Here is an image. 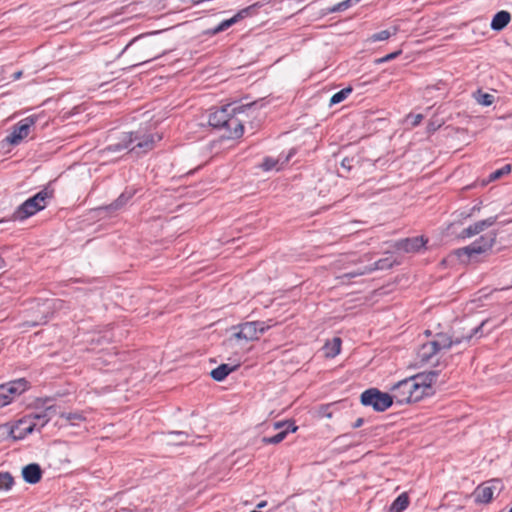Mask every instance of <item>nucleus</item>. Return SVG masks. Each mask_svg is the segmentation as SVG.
Here are the masks:
<instances>
[{
  "label": "nucleus",
  "mask_w": 512,
  "mask_h": 512,
  "mask_svg": "<svg viewBox=\"0 0 512 512\" xmlns=\"http://www.w3.org/2000/svg\"><path fill=\"white\" fill-rule=\"evenodd\" d=\"M251 107L250 105H238L235 103L227 104L212 111L209 114V124L216 128H224L230 114H242Z\"/></svg>",
  "instance_id": "obj_8"
},
{
  "label": "nucleus",
  "mask_w": 512,
  "mask_h": 512,
  "mask_svg": "<svg viewBox=\"0 0 512 512\" xmlns=\"http://www.w3.org/2000/svg\"><path fill=\"white\" fill-rule=\"evenodd\" d=\"M361 403L365 406H372L376 411L383 412L392 405L393 397L376 388H371L361 394Z\"/></svg>",
  "instance_id": "obj_7"
},
{
  "label": "nucleus",
  "mask_w": 512,
  "mask_h": 512,
  "mask_svg": "<svg viewBox=\"0 0 512 512\" xmlns=\"http://www.w3.org/2000/svg\"><path fill=\"white\" fill-rule=\"evenodd\" d=\"M479 328H480V327L473 329V330H472V333H470V335H468L465 339H466V340H470V339L472 338L473 334H475V333H477V332H478Z\"/></svg>",
  "instance_id": "obj_42"
},
{
  "label": "nucleus",
  "mask_w": 512,
  "mask_h": 512,
  "mask_svg": "<svg viewBox=\"0 0 512 512\" xmlns=\"http://www.w3.org/2000/svg\"><path fill=\"white\" fill-rule=\"evenodd\" d=\"M278 161L279 160H275V159H272V158H266L263 163H262V168L266 171L268 170H272L274 168L278 169L277 168V164H278Z\"/></svg>",
  "instance_id": "obj_35"
},
{
  "label": "nucleus",
  "mask_w": 512,
  "mask_h": 512,
  "mask_svg": "<svg viewBox=\"0 0 512 512\" xmlns=\"http://www.w3.org/2000/svg\"><path fill=\"white\" fill-rule=\"evenodd\" d=\"M24 480L30 484H36L41 480L42 470L36 463L29 464L22 469Z\"/></svg>",
  "instance_id": "obj_18"
},
{
  "label": "nucleus",
  "mask_w": 512,
  "mask_h": 512,
  "mask_svg": "<svg viewBox=\"0 0 512 512\" xmlns=\"http://www.w3.org/2000/svg\"><path fill=\"white\" fill-rule=\"evenodd\" d=\"M363 424V419L362 418H358L355 423L353 424V428H358L360 427L361 425Z\"/></svg>",
  "instance_id": "obj_41"
},
{
  "label": "nucleus",
  "mask_w": 512,
  "mask_h": 512,
  "mask_svg": "<svg viewBox=\"0 0 512 512\" xmlns=\"http://www.w3.org/2000/svg\"><path fill=\"white\" fill-rule=\"evenodd\" d=\"M60 416L73 425L85 420V416L80 412H62Z\"/></svg>",
  "instance_id": "obj_27"
},
{
  "label": "nucleus",
  "mask_w": 512,
  "mask_h": 512,
  "mask_svg": "<svg viewBox=\"0 0 512 512\" xmlns=\"http://www.w3.org/2000/svg\"><path fill=\"white\" fill-rule=\"evenodd\" d=\"M36 121V116H28L19 121L12 128L11 133L7 136V142L12 145H18L23 139H25L29 135L30 129L32 126L35 125Z\"/></svg>",
  "instance_id": "obj_11"
},
{
  "label": "nucleus",
  "mask_w": 512,
  "mask_h": 512,
  "mask_svg": "<svg viewBox=\"0 0 512 512\" xmlns=\"http://www.w3.org/2000/svg\"><path fill=\"white\" fill-rule=\"evenodd\" d=\"M288 160H289V156H287V157L285 158V160H284V162H283V163L288 162Z\"/></svg>",
  "instance_id": "obj_51"
},
{
  "label": "nucleus",
  "mask_w": 512,
  "mask_h": 512,
  "mask_svg": "<svg viewBox=\"0 0 512 512\" xmlns=\"http://www.w3.org/2000/svg\"><path fill=\"white\" fill-rule=\"evenodd\" d=\"M497 219H498V216H492L487 219L480 220V221L470 225L469 227L463 229L461 232V237L462 238H470L472 236H475V235L481 233L482 231H484L485 229L493 226L496 223Z\"/></svg>",
  "instance_id": "obj_15"
},
{
  "label": "nucleus",
  "mask_w": 512,
  "mask_h": 512,
  "mask_svg": "<svg viewBox=\"0 0 512 512\" xmlns=\"http://www.w3.org/2000/svg\"><path fill=\"white\" fill-rule=\"evenodd\" d=\"M360 0H354V3H358Z\"/></svg>",
  "instance_id": "obj_52"
},
{
  "label": "nucleus",
  "mask_w": 512,
  "mask_h": 512,
  "mask_svg": "<svg viewBox=\"0 0 512 512\" xmlns=\"http://www.w3.org/2000/svg\"><path fill=\"white\" fill-rule=\"evenodd\" d=\"M286 424H287V422H282V421H280V422H276V423L274 424V428H275V429H277V430H278V429H282V428H285V427H286Z\"/></svg>",
  "instance_id": "obj_40"
},
{
  "label": "nucleus",
  "mask_w": 512,
  "mask_h": 512,
  "mask_svg": "<svg viewBox=\"0 0 512 512\" xmlns=\"http://www.w3.org/2000/svg\"><path fill=\"white\" fill-rule=\"evenodd\" d=\"M359 261H363L362 259H359V260H351V263H357Z\"/></svg>",
  "instance_id": "obj_50"
},
{
  "label": "nucleus",
  "mask_w": 512,
  "mask_h": 512,
  "mask_svg": "<svg viewBox=\"0 0 512 512\" xmlns=\"http://www.w3.org/2000/svg\"><path fill=\"white\" fill-rule=\"evenodd\" d=\"M341 339L339 337L333 338L331 341L327 342L324 347V354L328 358H333L340 353L341 350Z\"/></svg>",
  "instance_id": "obj_21"
},
{
  "label": "nucleus",
  "mask_w": 512,
  "mask_h": 512,
  "mask_svg": "<svg viewBox=\"0 0 512 512\" xmlns=\"http://www.w3.org/2000/svg\"><path fill=\"white\" fill-rule=\"evenodd\" d=\"M398 29L393 27L392 30H383L370 36L371 42L384 41L389 39L392 35H396Z\"/></svg>",
  "instance_id": "obj_25"
},
{
  "label": "nucleus",
  "mask_w": 512,
  "mask_h": 512,
  "mask_svg": "<svg viewBox=\"0 0 512 512\" xmlns=\"http://www.w3.org/2000/svg\"><path fill=\"white\" fill-rule=\"evenodd\" d=\"M416 385L417 384H414L410 377L399 381L391 389L393 402L395 401L396 403L402 405L417 402L422 399L423 396L419 392V388H417Z\"/></svg>",
  "instance_id": "obj_6"
},
{
  "label": "nucleus",
  "mask_w": 512,
  "mask_h": 512,
  "mask_svg": "<svg viewBox=\"0 0 512 512\" xmlns=\"http://www.w3.org/2000/svg\"><path fill=\"white\" fill-rule=\"evenodd\" d=\"M258 6V3L253 4L249 7L241 9L238 13H236L232 18L222 21L218 26L213 29V34H217L225 31L232 25L236 24L240 20L252 15V12Z\"/></svg>",
  "instance_id": "obj_13"
},
{
  "label": "nucleus",
  "mask_w": 512,
  "mask_h": 512,
  "mask_svg": "<svg viewBox=\"0 0 512 512\" xmlns=\"http://www.w3.org/2000/svg\"><path fill=\"white\" fill-rule=\"evenodd\" d=\"M408 119H411V124L413 127H415L421 123V121L423 120V115L422 114L409 115Z\"/></svg>",
  "instance_id": "obj_37"
},
{
  "label": "nucleus",
  "mask_w": 512,
  "mask_h": 512,
  "mask_svg": "<svg viewBox=\"0 0 512 512\" xmlns=\"http://www.w3.org/2000/svg\"><path fill=\"white\" fill-rule=\"evenodd\" d=\"M511 172V165L506 164L502 168L492 172L489 176L490 181L500 179L501 177L508 175Z\"/></svg>",
  "instance_id": "obj_29"
},
{
  "label": "nucleus",
  "mask_w": 512,
  "mask_h": 512,
  "mask_svg": "<svg viewBox=\"0 0 512 512\" xmlns=\"http://www.w3.org/2000/svg\"><path fill=\"white\" fill-rule=\"evenodd\" d=\"M138 39H134L132 42H130L128 45H126L125 49H128L134 42H136Z\"/></svg>",
  "instance_id": "obj_45"
},
{
  "label": "nucleus",
  "mask_w": 512,
  "mask_h": 512,
  "mask_svg": "<svg viewBox=\"0 0 512 512\" xmlns=\"http://www.w3.org/2000/svg\"><path fill=\"white\" fill-rule=\"evenodd\" d=\"M161 54L159 52H154V51H150V52H147L143 55V60L141 61V63H146L150 60H153V59H156L160 56Z\"/></svg>",
  "instance_id": "obj_36"
},
{
  "label": "nucleus",
  "mask_w": 512,
  "mask_h": 512,
  "mask_svg": "<svg viewBox=\"0 0 512 512\" xmlns=\"http://www.w3.org/2000/svg\"><path fill=\"white\" fill-rule=\"evenodd\" d=\"M354 4H355L354 0H344V1L336 4L335 6H333L330 9V12L334 13V12L344 11V10L348 9L349 7H351Z\"/></svg>",
  "instance_id": "obj_34"
},
{
  "label": "nucleus",
  "mask_w": 512,
  "mask_h": 512,
  "mask_svg": "<svg viewBox=\"0 0 512 512\" xmlns=\"http://www.w3.org/2000/svg\"><path fill=\"white\" fill-rule=\"evenodd\" d=\"M503 489L499 479H492L479 485L474 491L475 501L478 503H489L493 497Z\"/></svg>",
  "instance_id": "obj_10"
},
{
  "label": "nucleus",
  "mask_w": 512,
  "mask_h": 512,
  "mask_svg": "<svg viewBox=\"0 0 512 512\" xmlns=\"http://www.w3.org/2000/svg\"><path fill=\"white\" fill-rule=\"evenodd\" d=\"M409 497L407 493L400 494L391 504L390 512H403L409 505Z\"/></svg>",
  "instance_id": "obj_23"
},
{
  "label": "nucleus",
  "mask_w": 512,
  "mask_h": 512,
  "mask_svg": "<svg viewBox=\"0 0 512 512\" xmlns=\"http://www.w3.org/2000/svg\"><path fill=\"white\" fill-rule=\"evenodd\" d=\"M37 423H38V426L36 427L35 430H40L43 427V426H40L41 420H37Z\"/></svg>",
  "instance_id": "obj_46"
},
{
  "label": "nucleus",
  "mask_w": 512,
  "mask_h": 512,
  "mask_svg": "<svg viewBox=\"0 0 512 512\" xmlns=\"http://www.w3.org/2000/svg\"><path fill=\"white\" fill-rule=\"evenodd\" d=\"M288 433H289V428H286L272 437H264L262 439V442L265 444H278L286 438Z\"/></svg>",
  "instance_id": "obj_26"
},
{
  "label": "nucleus",
  "mask_w": 512,
  "mask_h": 512,
  "mask_svg": "<svg viewBox=\"0 0 512 512\" xmlns=\"http://www.w3.org/2000/svg\"><path fill=\"white\" fill-rule=\"evenodd\" d=\"M51 197L52 193L47 189L41 190L18 207V209L14 212V219L22 221L30 216L35 215L37 212L43 210L46 207L47 200Z\"/></svg>",
  "instance_id": "obj_5"
},
{
  "label": "nucleus",
  "mask_w": 512,
  "mask_h": 512,
  "mask_svg": "<svg viewBox=\"0 0 512 512\" xmlns=\"http://www.w3.org/2000/svg\"><path fill=\"white\" fill-rule=\"evenodd\" d=\"M268 328L269 326L265 325L264 322L259 321L242 323L232 328L234 332L227 339L226 344L229 347H235L240 340H257Z\"/></svg>",
  "instance_id": "obj_4"
},
{
  "label": "nucleus",
  "mask_w": 512,
  "mask_h": 512,
  "mask_svg": "<svg viewBox=\"0 0 512 512\" xmlns=\"http://www.w3.org/2000/svg\"><path fill=\"white\" fill-rule=\"evenodd\" d=\"M462 339L453 338L447 333H437L431 341L420 346L417 352V358L421 364L429 363L432 358L442 350L449 349L453 344H460Z\"/></svg>",
  "instance_id": "obj_3"
},
{
  "label": "nucleus",
  "mask_w": 512,
  "mask_h": 512,
  "mask_svg": "<svg viewBox=\"0 0 512 512\" xmlns=\"http://www.w3.org/2000/svg\"><path fill=\"white\" fill-rule=\"evenodd\" d=\"M54 413L55 409L49 406L41 413L28 414L22 417L11 427V436L14 439H23L36 429L38 426L37 420H41L40 426H45L51 420Z\"/></svg>",
  "instance_id": "obj_2"
},
{
  "label": "nucleus",
  "mask_w": 512,
  "mask_h": 512,
  "mask_svg": "<svg viewBox=\"0 0 512 512\" xmlns=\"http://www.w3.org/2000/svg\"><path fill=\"white\" fill-rule=\"evenodd\" d=\"M28 388L29 384L24 378L0 385V408L10 404Z\"/></svg>",
  "instance_id": "obj_9"
},
{
  "label": "nucleus",
  "mask_w": 512,
  "mask_h": 512,
  "mask_svg": "<svg viewBox=\"0 0 512 512\" xmlns=\"http://www.w3.org/2000/svg\"><path fill=\"white\" fill-rule=\"evenodd\" d=\"M393 264H394V261L389 258L380 259V260L376 261L371 266H365L364 268L359 269L357 271L347 273V274L343 275V277L353 278V277H357V276H362V275L369 274L376 270H383V269L391 268L393 266Z\"/></svg>",
  "instance_id": "obj_16"
},
{
  "label": "nucleus",
  "mask_w": 512,
  "mask_h": 512,
  "mask_svg": "<svg viewBox=\"0 0 512 512\" xmlns=\"http://www.w3.org/2000/svg\"><path fill=\"white\" fill-rule=\"evenodd\" d=\"M476 100L483 106H490L494 102V96L488 93L479 92L476 96Z\"/></svg>",
  "instance_id": "obj_32"
},
{
  "label": "nucleus",
  "mask_w": 512,
  "mask_h": 512,
  "mask_svg": "<svg viewBox=\"0 0 512 512\" xmlns=\"http://www.w3.org/2000/svg\"><path fill=\"white\" fill-rule=\"evenodd\" d=\"M286 422H287V424H286L285 429L289 428V432H292V433L297 431L298 427L293 422H288V421H286Z\"/></svg>",
  "instance_id": "obj_39"
},
{
  "label": "nucleus",
  "mask_w": 512,
  "mask_h": 512,
  "mask_svg": "<svg viewBox=\"0 0 512 512\" xmlns=\"http://www.w3.org/2000/svg\"><path fill=\"white\" fill-rule=\"evenodd\" d=\"M438 376V372L429 371L427 373H420L415 376L410 377L414 384H417V388H419V392L422 396L428 393V390L431 388L432 384L436 381Z\"/></svg>",
  "instance_id": "obj_14"
},
{
  "label": "nucleus",
  "mask_w": 512,
  "mask_h": 512,
  "mask_svg": "<svg viewBox=\"0 0 512 512\" xmlns=\"http://www.w3.org/2000/svg\"><path fill=\"white\" fill-rule=\"evenodd\" d=\"M239 114H230L225 125V129L229 131V137L238 138L242 136L244 128L242 120L238 118Z\"/></svg>",
  "instance_id": "obj_17"
},
{
  "label": "nucleus",
  "mask_w": 512,
  "mask_h": 512,
  "mask_svg": "<svg viewBox=\"0 0 512 512\" xmlns=\"http://www.w3.org/2000/svg\"><path fill=\"white\" fill-rule=\"evenodd\" d=\"M509 512H512V508L510 509V511H509Z\"/></svg>",
  "instance_id": "obj_53"
},
{
  "label": "nucleus",
  "mask_w": 512,
  "mask_h": 512,
  "mask_svg": "<svg viewBox=\"0 0 512 512\" xmlns=\"http://www.w3.org/2000/svg\"><path fill=\"white\" fill-rule=\"evenodd\" d=\"M427 240L421 237H413L402 240L399 248L405 252H416L426 244Z\"/></svg>",
  "instance_id": "obj_19"
},
{
  "label": "nucleus",
  "mask_w": 512,
  "mask_h": 512,
  "mask_svg": "<svg viewBox=\"0 0 512 512\" xmlns=\"http://www.w3.org/2000/svg\"><path fill=\"white\" fill-rule=\"evenodd\" d=\"M236 368L237 365L230 367L227 364H221L220 366L211 371V377L216 381H222Z\"/></svg>",
  "instance_id": "obj_22"
},
{
  "label": "nucleus",
  "mask_w": 512,
  "mask_h": 512,
  "mask_svg": "<svg viewBox=\"0 0 512 512\" xmlns=\"http://www.w3.org/2000/svg\"><path fill=\"white\" fill-rule=\"evenodd\" d=\"M57 304H60V301L56 300H47L40 306V312L43 314L40 321L35 322L34 324L46 323L48 320L47 314L50 312L52 308H56Z\"/></svg>",
  "instance_id": "obj_24"
},
{
  "label": "nucleus",
  "mask_w": 512,
  "mask_h": 512,
  "mask_svg": "<svg viewBox=\"0 0 512 512\" xmlns=\"http://www.w3.org/2000/svg\"><path fill=\"white\" fill-rule=\"evenodd\" d=\"M265 505H266V502H264V501H263V502L259 503V504L257 505V507H258V508H262V507H264Z\"/></svg>",
  "instance_id": "obj_47"
},
{
  "label": "nucleus",
  "mask_w": 512,
  "mask_h": 512,
  "mask_svg": "<svg viewBox=\"0 0 512 512\" xmlns=\"http://www.w3.org/2000/svg\"><path fill=\"white\" fill-rule=\"evenodd\" d=\"M132 194L122 193L118 199L110 205V207L114 210L119 209L122 207L130 198Z\"/></svg>",
  "instance_id": "obj_33"
},
{
  "label": "nucleus",
  "mask_w": 512,
  "mask_h": 512,
  "mask_svg": "<svg viewBox=\"0 0 512 512\" xmlns=\"http://www.w3.org/2000/svg\"><path fill=\"white\" fill-rule=\"evenodd\" d=\"M352 92V88H344L341 91L335 93L330 99V105L338 104L344 101L348 95Z\"/></svg>",
  "instance_id": "obj_28"
},
{
  "label": "nucleus",
  "mask_w": 512,
  "mask_h": 512,
  "mask_svg": "<svg viewBox=\"0 0 512 512\" xmlns=\"http://www.w3.org/2000/svg\"><path fill=\"white\" fill-rule=\"evenodd\" d=\"M161 139L162 137L158 133L142 134L140 131L131 132L123 138L121 143L110 145L108 150L120 151L127 148L129 144L136 143L130 151L140 155L152 150Z\"/></svg>",
  "instance_id": "obj_1"
},
{
  "label": "nucleus",
  "mask_w": 512,
  "mask_h": 512,
  "mask_svg": "<svg viewBox=\"0 0 512 512\" xmlns=\"http://www.w3.org/2000/svg\"><path fill=\"white\" fill-rule=\"evenodd\" d=\"M510 19H511V17H510L509 12L504 11V10L499 11L494 15V17L492 19L491 28L495 31H500L508 25V23L510 22Z\"/></svg>",
  "instance_id": "obj_20"
},
{
  "label": "nucleus",
  "mask_w": 512,
  "mask_h": 512,
  "mask_svg": "<svg viewBox=\"0 0 512 512\" xmlns=\"http://www.w3.org/2000/svg\"><path fill=\"white\" fill-rule=\"evenodd\" d=\"M400 54H401V50H398L396 52L390 53V54L382 57L381 59L378 60V62H380V63L388 62V61H390L392 59H395Z\"/></svg>",
  "instance_id": "obj_38"
},
{
  "label": "nucleus",
  "mask_w": 512,
  "mask_h": 512,
  "mask_svg": "<svg viewBox=\"0 0 512 512\" xmlns=\"http://www.w3.org/2000/svg\"><path fill=\"white\" fill-rule=\"evenodd\" d=\"M497 233L491 232L485 236H481L478 240L474 241L467 247L459 250V255L465 254L469 257L475 254H481L492 248L496 241Z\"/></svg>",
  "instance_id": "obj_12"
},
{
  "label": "nucleus",
  "mask_w": 512,
  "mask_h": 512,
  "mask_svg": "<svg viewBox=\"0 0 512 512\" xmlns=\"http://www.w3.org/2000/svg\"><path fill=\"white\" fill-rule=\"evenodd\" d=\"M21 76H22V71H18V72H16V73H14V75H13V79H14V80H17V79H19Z\"/></svg>",
  "instance_id": "obj_43"
},
{
  "label": "nucleus",
  "mask_w": 512,
  "mask_h": 512,
  "mask_svg": "<svg viewBox=\"0 0 512 512\" xmlns=\"http://www.w3.org/2000/svg\"><path fill=\"white\" fill-rule=\"evenodd\" d=\"M479 210H480V207H479V206H474V207L472 208V210H471V214H470V215H472L474 212L479 211Z\"/></svg>",
  "instance_id": "obj_44"
},
{
  "label": "nucleus",
  "mask_w": 512,
  "mask_h": 512,
  "mask_svg": "<svg viewBox=\"0 0 512 512\" xmlns=\"http://www.w3.org/2000/svg\"><path fill=\"white\" fill-rule=\"evenodd\" d=\"M4 267V260L0 257V269Z\"/></svg>",
  "instance_id": "obj_48"
},
{
  "label": "nucleus",
  "mask_w": 512,
  "mask_h": 512,
  "mask_svg": "<svg viewBox=\"0 0 512 512\" xmlns=\"http://www.w3.org/2000/svg\"><path fill=\"white\" fill-rule=\"evenodd\" d=\"M169 436L176 437V439H169V444H182L186 442V439L188 438L187 433L182 431L170 432Z\"/></svg>",
  "instance_id": "obj_31"
},
{
  "label": "nucleus",
  "mask_w": 512,
  "mask_h": 512,
  "mask_svg": "<svg viewBox=\"0 0 512 512\" xmlns=\"http://www.w3.org/2000/svg\"><path fill=\"white\" fill-rule=\"evenodd\" d=\"M13 485V477L5 472L0 473V489L1 490H9Z\"/></svg>",
  "instance_id": "obj_30"
},
{
  "label": "nucleus",
  "mask_w": 512,
  "mask_h": 512,
  "mask_svg": "<svg viewBox=\"0 0 512 512\" xmlns=\"http://www.w3.org/2000/svg\"><path fill=\"white\" fill-rule=\"evenodd\" d=\"M364 258H365L366 260H371V256H370L369 254H365V255H364Z\"/></svg>",
  "instance_id": "obj_49"
}]
</instances>
